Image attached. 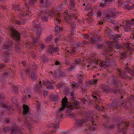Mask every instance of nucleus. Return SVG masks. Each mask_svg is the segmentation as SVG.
<instances>
[{
	"label": "nucleus",
	"mask_w": 134,
	"mask_h": 134,
	"mask_svg": "<svg viewBox=\"0 0 134 134\" xmlns=\"http://www.w3.org/2000/svg\"><path fill=\"white\" fill-rule=\"evenodd\" d=\"M106 44L108 45L107 48L109 51H111L113 49V48L115 47L116 49H118L120 48V46L117 43H116L114 42H108Z\"/></svg>",
	"instance_id": "obj_1"
},
{
	"label": "nucleus",
	"mask_w": 134,
	"mask_h": 134,
	"mask_svg": "<svg viewBox=\"0 0 134 134\" xmlns=\"http://www.w3.org/2000/svg\"><path fill=\"white\" fill-rule=\"evenodd\" d=\"M64 15V18L65 19L66 21L71 25L72 24L74 23L72 21L71 19L72 18L74 19L77 18V16L75 15H72V18L71 16H70L69 14H68L66 12H65Z\"/></svg>",
	"instance_id": "obj_2"
},
{
	"label": "nucleus",
	"mask_w": 134,
	"mask_h": 134,
	"mask_svg": "<svg viewBox=\"0 0 134 134\" xmlns=\"http://www.w3.org/2000/svg\"><path fill=\"white\" fill-rule=\"evenodd\" d=\"M10 30L12 35L14 39L17 41L19 40L20 39V36L19 33L13 28H11Z\"/></svg>",
	"instance_id": "obj_3"
},
{
	"label": "nucleus",
	"mask_w": 134,
	"mask_h": 134,
	"mask_svg": "<svg viewBox=\"0 0 134 134\" xmlns=\"http://www.w3.org/2000/svg\"><path fill=\"white\" fill-rule=\"evenodd\" d=\"M124 22L126 24V25L124 27L125 30L127 32H129L131 29V25L134 24V19H132L131 21L128 20L123 21V23Z\"/></svg>",
	"instance_id": "obj_4"
},
{
	"label": "nucleus",
	"mask_w": 134,
	"mask_h": 134,
	"mask_svg": "<svg viewBox=\"0 0 134 134\" xmlns=\"http://www.w3.org/2000/svg\"><path fill=\"white\" fill-rule=\"evenodd\" d=\"M68 102L67 99L66 97L63 99L62 104V107L58 111L57 114H61L62 111L65 109V107L67 105Z\"/></svg>",
	"instance_id": "obj_5"
},
{
	"label": "nucleus",
	"mask_w": 134,
	"mask_h": 134,
	"mask_svg": "<svg viewBox=\"0 0 134 134\" xmlns=\"http://www.w3.org/2000/svg\"><path fill=\"white\" fill-rule=\"evenodd\" d=\"M55 13H56L55 10L54 9L52 8L51 11L49 12V14L51 16H55L56 17H57V18H56V20L58 22V23H59L60 22V20L58 18V17H60V14L59 13H58L57 15H55Z\"/></svg>",
	"instance_id": "obj_6"
},
{
	"label": "nucleus",
	"mask_w": 134,
	"mask_h": 134,
	"mask_svg": "<svg viewBox=\"0 0 134 134\" xmlns=\"http://www.w3.org/2000/svg\"><path fill=\"white\" fill-rule=\"evenodd\" d=\"M86 120L85 119L78 120L76 122V127H78L83 125L87 122Z\"/></svg>",
	"instance_id": "obj_7"
},
{
	"label": "nucleus",
	"mask_w": 134,
	"mask_h": 134,
	"mask_svg": "<svg viewBox=\"0 0 134 134\" xmlns=\"http://www.w3.org/2000/svg\"><path fill=\"white\" fill-rule=\"evenodd\" d=\"M96 103H98V104H97L96 106V108L98 109L99 110L102 111L103 110L104 107L102 105V103L101 101L100 100L98 99Z\"/></svg>",
	"instance_id": "obj_8"
},
{
	"label": "nucleus",
	"mask_w": 134,
	"mask_h": 134,
	"mask_svg": "<svg viewBox=\"0 0 134 134\" xmlns=\"http://www.w3.org/2000/svg\"><path fill=\"white\" fill-rule=\"evenodd\" d=\"M13 45V41H9L8 42L4 44L3 47V49H6L12 47Z\"/></svg>",
	"instance_id": "obj_9"
},
{
	"label": "nucleus",
	"mask_w": 134,
	"mask_h": 134,
	"mask_svg": "<svg viewBox=\"0 0 134 134\" xmlns=\"http://www.w3.org/2000/svg\"><path fill=\"white\" fill-rule=\"evenodd\" d=\"M124 47L128 49L127 50L126 49V50L127 51L126 52H125L124 53H122L121 54V58H123L125 57L126 55H128V53L129 52H130V51L129 48V47L128 45H126L125 47L124 46Z\"/></svg>",
	"instance_id": "obj_10"
},
{
	"label": "nucleus",
	"mask_w": 134,
	"mask_h": 134,
	"mask_svg": "<svg viewBox=\"0 0 134 134\" xmlns=\"http://www.w3.org/2000/svg\"><path fill=\"white\" fill-rule=\"evenodd\" d=\"M92 119L93 118H92ZM93 120V119H92ZM92 123L90 125L88 126V130H95V128L96 126V124H95V122L92 120L91 121Z\"/></svg>",
	"instance_id": "obj_11"
},
{
	"label": "nucleus",
	"mask_w": 134,
	"mask_h": 134,
	"mask_svg": "<svg viewBox=\"0 0 134 134\" xmlns=\"http://www.w3.org/2000/svg\"><path fill=\"white\" fill-rule=\"evenodd\" d=\"M3 57H4V62L7 63L9 60V53L8 51L4 52L3 54Z\"/></svg>",
	"instance_id": "obj_12"
},
{
	"label": "nucleus",
	"mask_w": 134,
	"mask_h": 134,
	"mask_svg": "<svg viewBox=\"0 0 134 134\" xmlns=\"http://www.w3.org/2000/svg\"><path fill=\"white\" fill-rule=\"evenodd\" d=\"M59 50L58 47H56L55 49L54 48L53 46H50L48 49V51L49 53H52L54 51L58 52Z\"/></svg>",
	"instance_id": "obj_13"
},
{
	"label": "nucleus",
	"mask_w": 134,
	"mask_h": 134,
	"mask_svg": "<svg viewBox=\"0 0 134 134\" xmlns=\"http://www.w3.org/2000/svg\"><path fill=\"white\" fill-rule=\"evenodd\" d=\"M23 114L24 115H26L29 111V107L26 105L24 104L23 105Z\"/></svg>",
	"instance_id": "obj_14"
},
{
	"label": "nucleus",
	"mask_w": 134,
	"mask_h": 134,
	"mask_svg": "<svg viewBox=\"0 0 134 134\" xmlns=\"http://www.w3.org/2000/svg\"><path fill=\"white\" fill-rule=\"evenodd\" d=\"M44 85L47 86V88L51 89H54V87L51 85L50 83L48 81H43Z\"/></svg>",
	"instance_id": "obj_15"
},
{
	"label": "nucleus",
	"mask_w": 134,
	"mask_h": 134,
	"mask_svg": "<svg viewBox=\"0 0 134 134\" xmlns=\"http://www.w3.org/2000/svg\"><path fill=\"white\" fill-rule=\"evenodd\" d=\"M109 65V63L106 61L101 62L99 63V65L101 67L105 68Z\"/></svg>",
	"instance_id": "obj_16"
},
{
	"label": "nucleus",
	"mask_w": 134,
	"mask_h": 134,
	"mask_svg": "<svg viewBox=\"0 0 134 134\" xmlns=\"http://www.w3.org/2000/svg\"><path fill=\"white\" fill-rule=\"evenodd\" d=\"M88 61V62H90V65H92L93 63H94L96 64H97L99 62V60L98 61V60L94 58L92 59H89Z\"/></svg>",
	"instance_id": "obj_17"
},
{
	"label": "nucleus",
	"mask_w": 134,
	"mask_h": 134,
	"mask_svg": "<svg viewBox=\"0 0 134 134\" xmlns=\"http://www.w3.org/2000/svg\"><path fill=\"white\" fill-rule=\"evenodd\" d=\"M100 40L98 37L95 38V37H93L91 40V42L92 43H95L96 42L99 41Z\"/></svg>",
	"instance_id": "obj_18"
},
{
	"label": "nucleus",
	"mask_w": 134,
	"mask_h": 134,
	"mask_svg": "<svg viewBox=\"0 0 134 134\" xmlns=\"http://www.w3.org/2000/svg\"><path fill=\"white\" fill-rule=\"evenodd\" d=\"M124 8L125 10H130L134 8V5H133V6H132L129 5L128 4H127L125 6Z\"/></svg>",
	"instance_id": "obj_19"
},
{
	"label": "nucleus",
	"mask_w": 134,
	"mask_h": 134,
	"mask_svg": "<svg viewBox=\"0 0 134 134\" xmlns=\"http://www.w3.org/2000/svg\"><path fill=\"white\" fill-rule=\"evenodd\" d=\"M101 87L103 91L107 92L109 90V88L108 87L103 85H101Z\"/></svg>",
	"instance_id": "obj_20"
},
{
	"label": "nucleus",
	"mask_w": 134,
	"mask_h": 134,
	"mask_svg": "<svg viewBox=\"0 0 134 134\" xmlns=\"http://www.w3.org/2000/svg\"><path fill=\"white\" fill-rule=\"evenodd\" d=\"M80 104V103L78 101H76L74 102L73 104V106L75 107L76 109L78 108V106Z\"/></svg>",
	"instance_id": "obj_21"
},
{
	"label": "nucleus",
	"mask_w": 134,
	"mask_h": 134,
	"mask_svg": "<svg viewBox=\"0 0 134 134\" xmlns=\"http://www.w3.org/2000/svg\"><path fill=\"white\" fill-rule=\"evenodd\" d=\"M119 72L118 74H119L120 76L122 78L125 79L127 77V75H126L125 73H124L123 74L122 73H121V72H120L119 70Z\"/></svg>",
	"instance_id": "obj_22"
},
{
	"label": "nucleus",
	"mask_w": 134,
	"mask_h": 134,
	"mask_svg": "<svg viewBox=\"0 0 134 134\" xmlns=\"http://www.w3.org/2000/svg\"><path fill=\"white\" fill-rule=\"evenodd\" d=\"M114 15V13H113L111 12H110L106 15V18L107 19V18L109 19L111 17L113 16Z\"/></svg>",
	"instance_id": "obj_23"
},
{
	"label": "nucleus",
	"mask_w": 134,
	"mask_h": 134,
	"mask_svg": "<svg viewBox=\"0 0 134 134\" xmlns=\"http://www.w3.org/2000/svg\"><path fill=\"white\" fill-rule=\"evenodd\" d=\"M93 13L92 12H91L90 13H89L88 15H87V16L88 17V18H87V19L88 20V22H90L91 21V20L92 19L91 15Z\"/></svg>",
	"instance_id": "obj_24"
},
{
	"label": "nucleus",
	"mask_w": 134,
	"mask_h": 134,
	"mask_svg": "<svg viewBox=\"0 0 134 134\" xmlns=\"http://www.w3.org/2000/svg\"><path fill=\"white\" fill-rule=\"evenodd\" d=\"M97 81V80L96 79L93 80H92L89 81V83H87V84L88 83L91 85L94 84L96 83Z\"/></svg>",
	"instance_id": "obj_25"
},
{
	"label": "nucleus",
	"mask_w": 134,
	"mask_h": 134,
	"mask_svg": "<svg viewBox=\"0 0 134 134\" xmlns=\"http://www.w3.org/2000/svg\"><path fill=\"white\" fill-rule=\"evenodd\" d=\"M114 86L117 87L119 86H121L122 85H121V82H114Z\"/></svg>",
	"instance_id": "obj_26"
},
{
	"label": "nucleus",
	"mask_w": 134,
	"mask_h": 134,
	"mask_svg": "<svg viewBox=\"0 0 134 134\" xmlns=\"http://www.w3.org/2000/svg\"><path fill=\"white\" fill-rule=\"evenodd\" d=\"M74 1L73 0H71L70 1V6L71 8H72L74 7L75 6Z\"/></svg>",
	"instance_id": "obj_27"
},
{
	"label": "nucleus",
	"mask_w": 134,
	"mask_h": 134,
	"mask_svg": "<svg viewBox=\"0 0 134 134\" xmlns=\"http://www.w3.org/2000/svg\"><path fill=\"white\" fill-rule=\"evenodd\" d=\"M75 48H74L72 49V50L71 51V50H68L67 51V52L68 53H70V54H73L74 53H75Z\"/></svg>",
	"instance_id": "obj_28"
},
{
	"label": "nucleus",
	"mask_w": 134,
	"mask_h": 134,
	"mask_svg": "<svg viewBox=\"0 0 134 134\" xmlns=\"http://www.w3.org/2000/svg\"><path fill=\"white\" fill-rule=\"evenodd\" d=\"M9 73H12L13 71L10 69L9 70H8V71H6V72H4V77H5V76L6 75H7Z\"/></svg>",
	"instance_id": "obj_29"
},
{
	"label": "nucleus",
	"mask_w": 134,
	"mask_h": 134,
	"mask_svg": "<svg viewBox=\"0 0 134 134\" xmlns=\"http://www.w3.org/2000/svg\"><path fill=\"white\" fill-rule=\"evenodd\" d=\"M78 79L79 80V82L80 84L82 82V77L81 75L78 76Z\"/></svg>",
	"instance_id": "obj_30"
},
{
	"label": "nucleus",
	"mask_w": 134,
	"mask_h": 134,
	"mask_svg": "<svg viewBox=\"0 0 134 134\" xmlns=\"http://www.w3.org/2000/svg\"><path fill=\"white\" fill-rule=\"evenodd\" d=\"M61 30H62V29H60V27L59 26H57L55 28V31L56 32H58L59 31H60Z\"/></svg>",
	"instance_id": "obj_31"
},
{
	"label": "nucleus",
	"mask_w": 134,
	"mask_h": 134,
	"mask_svg": "<svg viewBox=\"0 0 134 134\" xmlns=\"http://www.w3.org/2000/svg\"><path fill=\"white\" fill-rule=\"evenodd\" d=\"M75 63L76 64L80 63L81 61L80 59H76L75 60Z\"/></svg>",
	"instance_id": "obj_32"
},
{
	"label": "nucleus",
	"mask_w": 134,
	"mask_h": 134,
	"mask_svg": "<svg viewBox=\"0 0 134 134\" xmlns=\"http://www.w3.org/2000/svg\"><path fill=\"white\" fill-rule=\"evenodd\" d=\"M79 87L77 84V83H73L72 85V87L73 88H75Z\"/></svg>",
	"instance_id": "obj_33"
},
{
	"label": "nucleus",
	"mask_w": 134,
	"mask_h": 134,
	"mask_svg": "<svg viewBox=\"0 0 134 134\" xmlns=\"http://www.w3.org/2000/svg\"><path fill=\"white\" fill-rule=\"evenodd\" d=\"M0 105L2 107L4 108H7V106L6 104L3 103H0Z\"/></svg>",
	"instance_id": "obj_34"
},
{
	"label": "nucleus",
	"mask_w": 134,
	"mask_h": 134,
	"mask_svg": "<svg viewBox=\"0 0 134 134\" xmlns=\"http://www.w3.org/2000/svg\"><path fill=\"white\" fill-rule=\"evenodd\" d=\"M36 76L35 74L33 73L31 74V77L32 79H34L36 77Z\"/></svg>",
	"instance_id": "obj_35"
},
{
	"label": "nucleus",
	"mask_w": 134,
	"mask_h": 134,
	"mask_svg": "<svg viewBox=\"0 0 134 134\" xmlns=\"http://www.w3.org/2000/svg\"><path fill=\"white\" fill-rule=\"evenodd\" d=\"M52 38L51 37H49L47 38L46 39V42H48L49 41L52 40Z\"/></svg>",
	"instance_id": "obj_36"
},
{
	"label": "nucleus",
	"mask_w": 134,
	"mask_h": 134,
	"mask_svg": "<svg viewBox=\"0 0 134 134\" xmlns=\"http://www.w3.org/2000/svg\"><path fill=\"white\" fill-rule=\"evenodd\" d=\"M42 20L43 21H46L47 20L48 18L46 17H44L42 18Z\"/></svg>",
	"instance_id": "obj_37"
},
{
	"label": "nucleus",
	"mask_w": 134,
	"mask_h": 134,
	"mask_svg": "<svg viewBox=\"0 0 134 134\" xmlns=\"http://www.w3.org/2000/svg\"><path fill=\"white\" fill-rule=\"evenodd\" d=\"M85 39H87L89 37V35L88 34H85L83 36Z\"/></svg>",
	"instance_id": "obj_38"
},
{
	"label": "nucleus",
	"mask_w": 134,
	"mask_h": 134,
	"mask_svg": "<svg viewBox=\"0 0 134 134\" xmlns=\"http://www.w3.org/2000/svg\"><path fill=\"white\" fill-rule=\"evenodd\" d=\"M13 9L15 10H18L19 9V7H18L16 5L14 6L13 7Z\"/></svg>",
	"instance_id": "obj_39"
},
{
	"label": "nucleus",
	"mask_w": 134,
	"mask_h": 134,
	"mask_svg": "<svg viewBox=\"0 0 134 134\" xmlns=\"http://www.w3.org/2000/svg\"><path fill=\"white\" fill-rule=\"evenodd\" d=\"M12 133H15L16 132V128H14L12 129Z\"/></svg>",
	"instance_id": "obj_40"
},
{
	"label": "nucleus",
	"mask_w": 134,
	"mask_h": 134,
	"mask_svg": "<svg viewBox=\"0 0 134 134\" xmlns=\"http://www.w3.org/2000/svg\"><path fill=\"white\" fill-rule=\"evenodd\" d=\"M114 0H106L105 2V4L109 3V2H111L113 1Z\"/></svg>",
	"instance_id": "obj_41"
},
{
	"label": "nucleus",
	"mask_w": 134,
	"mask_h": 134,
	"mask_svg": "<svg viewBox=\"0 0 134 134\" xmlns=\"http://www.w3.org/2000/svg\"><path fill=\"white\" fill-rule=\"evenodd\" d=\"M37 40L36 39L33 40V42L32 44L33 45H34L35 44V43L37 41Z\"/></svg>",
	"instance_id": "obj_42"
},
{
	"label": "nucleus",
	"mask_w": 134,
	"mask_h": 134,
	"mask_svg": "<svg viewBox=\"0 0 134 134\" xmlns=\"http://www.w3.org/2000/svg\"><path fill=\"white\" fill-rule=\"evenodd\" d=\"M36 0H30V3L31 4H33L35 1Z\"/></svg>",
	"instance_id": "obj_43"
},
{
	"label": "nucleus",
	"mask_w": 134,
	"mask_h": 134,
	"mask_svg": "<svg viewBox=\"0 0 134 134\" xmlns=\"http://www.w3.org/2000/svg\"><path fill=\"white\" fill-rule=\"evenodd\" d=\"M101 12L99 11H98L97 13V15L99 16H101Z\"/></svg>",
	"instance_id": "obj_44"
},
{
	"label": "nucleus",
	"mask_w": 134,
	"mask_h": 134,
	"mask_svg": "<svg viewBox=\"0 0 134 134\" xmlns=\"http://www.w3.org/2000/svg\"><path fill=\"white\" fill-rule=\"evenodd\" d=\"M5 67V65H4L1 64H0V69H2L3 68Z\"/></svg>",
	"instance_id": "obj_45"
},
{
	"label": "nucleus",
	"mask_w": 134,
	"mask_h": 134,
	"mask_svg": "<svg viewBox=\"0 0 134 134\" xmlns=\"http://www.w3.org/2000/svg\"><path fill=\"white\" fill-rule=\"evenodd\" d=\"M40 25H38L37 24H36L34 25V27L35 28H39L40 27Z\"/></svg>",
	"instance_id": "obj_46"
},
{
	"label": "nucleus",
	"mask_w": 134,
	"mask_h": 134,
	"mask_svg": "<svg viewBox=\"0 0 134 134\" xmlns=\"http://www.w3.org/2000/svg\"><path fill=\"white\" fill-rule=\"evenodd\" d=\"M107 34V35L109 36H110V33L111 32V31H109L108 32H107V31H106Z\"/></svg>",
	"instance_id": "obj_47"
},
{
	"label": "nucleus",
	"mask_w": 134,
	"mask_h": 134,
	"mask_svg": "<svg viewBox=\"0 0 134 134\" xmlns=\"http://www.w3.org/2000/svg\"><path fill=\"white\" fill-rule=\"evenodd\" d=\"M103 22L102 21H98L97 22V23H98V24L99 25H100L101 24H103Z\"/></svg>",
	"instance_id": "obj_48"
},
{
	"label": "nucleus",
	"mask_w": 134,
	"mask_h": 134,
	"mask_svg": "<svg viewBox=\"0 0 134 134\" xmlns=\"http://www.w3.org/2000/svg\"><path fill=\"white\" fill-rule=\"evenodd\" d=\"M90 9V7H89L88 6H87L86 7V10L87 11H88Z\"/></svg>",
	"instance_id": "obj_49"
},
{
	"label": "nucleus",
	"mask_w": 134,
	"mask_h": 134,
	"mask_svg": "<svg viewBox=\"0 0 134 134\" xmlns=\"http://www.w3.org/2000/svg\"><path fill=\"white\" fill-rule=\"evenodd\" d=\"M62 86L61 84H59L57 85V87L58 88H60Z\"/></svg>",
	"instance_id": "obj_50"
},
{
	"label": "nucleus",
	"mask_w": 134,
	"mask_h": 134,
	"mask_svg": "<svg viewBox=\"0 0 134 134\" xmlns=\"http://www.w3.org/2000/svg\"><path fill=\"white\" fill-rule=\"evenodd\" d=\"M45 47V45L44 44H42L41 46V48L42 49H43Z\"/></svg>",
	"instance_id": "obj_51"
},
{
	"label": "nucleus",
	"mask_w": 134,
	"mask_h": 134,
	"mask_svg": "<svg viewBox=\"0 0 134 134\" xmlns=\"http://www.w3.org/2000/svg\"><path fill=\"white\" fill-rule=\"evenodd\" d=\"M129 123L128 122H127L125 123V125L126 126H129Z\"/></svg>",
	"instance_id": "obj_52"
},
{
	"label": "nucleus",
	"mask_w": 134,
	"mask_h": 134,
	"mask_svg": "<svg viewBox=\"0 0 134 134\" xmlns=\"http://www.w3.org/2000/svg\"><path fill=\"white\" fill-rule=\"evenodd\" d=\"M22 64H23V65L24 66L26 64V62L25 61L22 62Z\"/></svg>",
	"instance_id": "obj_53"
},
{
	"label": "nucleus",
	"mask_w": 134,
	"mask_h": 134,
	"mask_svg": "<svg viewBox=\"0 0 134 134\" xmlns=\"http://www.w3.org/2000/svg\"><path fill=\"white\" fill-rule=\"evenodd\" d=\"M10 121V119H7L6 120V121L7 123H8Z\"/></svg>",
	"instance_id": "obj_54"
},
{
	"label": "nucleus",
	"mask_w": 134,
	"mask_h": 134,
	"mask_svg": "<svg viewBox=\"0 0 134 134\" xmlns=\"http://www.w3.org/2000/svg\"><path fill=\"white\" fill-rule=\"evenodd\" d=\"M41 34V31H39L38 32H37V34L38 36H40V35Z\"/></svg>",
	"instance_id": "obj_55"
},
{
	"label": "nucleus",
	"mask_w": 134,
	"mask_h": 134,
	"mask_svg": "<svg viewBox=\"0 0 134 134\" xmlns=\"http://www.w3.org/2000/svg\"><path fill=\"white\" fill-rule=\"evenodd\" d=\"M53 126L55 128H57L58 127V126L56 125L55 124H53Z\"/></svg>",
	"instance_id": "obj_56"
},
{
	"label": "nucleus",
	"mask_w": 134,
	"mask_h": 134,
	"mask_svg": "<svg viewBox=\"0 0 134 134\" xmlns=\"http://www.w3.org/2000/svg\"><path fill=\"white\" fill-rule=\"evenodd\" d=\"M59 64V63L58 61H56L55 63V64L56 65H58Z\"/></svg>",
	"instance_id": "obj_57"
},
{
	"label": "nucleus",
	"mask_w": 134,
	"mask_h": 134,
	"mask_svg": "<svg viewBox=\"0 0 134 134\" xmlns=\"http://www.w3.org/2000/svg\"><path fill=\"white\" fill-rule=\"evenodd\" d=\"M119 30V28L118 27H116V28H115V31H118Z\"/></svg>",
	"instance_id": "obj_58"
},
{
	"label": "nucleus",
	"mask_w": 134,
	"mask_h": 134,
	"mask_svg": "<svg viewBox=\"0 0 134 134\" xmlns=\"http://www.w3.org/2000/svg\"><path fill=\"white\" fill-rule=\"evenodd\" d=\"M120 37V35H117L116 36V38H119Z\"/></svg>",
	"instance_id": "obj_59"
},
{
	"label": "nucleus",
	"mask_w": 134,
	"mask_h": 134,
	"mask_svg": "<svg viewBox=\"0 0 134 134\" xmlns=\"http://www.w3.org/2000/svg\"><path fill=\"white\" fill-rule=\"evenodd\" d=\"M47 92H44V96H45L47 95Z\"/></svg>",
	"instance_id": "obj_60"
},
{
	"label": "nucleus",
	"mask_w": 134,
	"mask_h": 134,
	"mask_svg": "<svg viewBox=\"0 0 134 134\" xmlns=\"http://www.w3.org/2000/svg\"><path fill=\"white\" fill-rule=\"evenodd\" d=\"M58 38H55V42L57 43V41H58Z\"/></svg>",
	"instance_id": "obj_61"
},
{
	"label": "nucleus",
	"mask_w": 134,
	"mask_h": 134,
	"mask_svg": "<svg viewBox=\"0 0 134 134\" xmlns=\"http://www.w3.org/2000/svg\"><path fill=\"white\" fill-rule=\"evenodd\" d=\"M92 96L94 98H96L97 99V96H94V95H92Z\"/></svg>",
	"instance_id": "obj_62"
},
{
	"label": "nucleus",
	"mask_w": 134,
	"mask_h": 134,
	"mask_svg": "<svg viewBox=\"0 0 134 134\" xmlns=\"http://www.w3.org/2000/svg\"><path fill=\"white\" fill-rule=\"evenodd\" d=\"M16 23L19 24H20V23L19 21H17Z\"/></svg>",
	"instance_id": "obj_63"
},
{
	"label": "nucleus",
	"mask_w": 134,
	"mask_h": 134,
	"mask_svg": "<svg viewBox=\"0 0 134 134\" xmlns=\"http://www.w3.org/2000/svg\"><path fill=\"white\" fill-rule=\"evenodd\" d=\"M40 2L42 3H43V0H40Z\"/></svg>",
	"instance_id": "obj_64"
}]
</instances>
